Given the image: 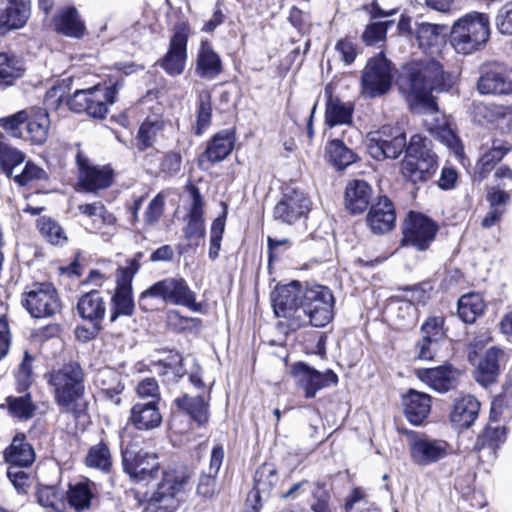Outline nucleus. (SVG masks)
I'll return each instance as SVG.
<instances>
[{"instance_id":"f257e3e1","label":"nucleus","mask_w":512,"mask_h":512,"mask_svg":"<svg viewBox=\"0 0 512 512\" xmlns=\"http://www.w3.org/2000/svg\"><path fill=\"white\" fill-rule=\"evenodd\" d=\"M398 84L411 107L433 99L432 91L446 90L451 85V79L439 62L427 60L404 66Z\"/></svg>"},{"instance_id":"f03ea898","label":"nucleus","mask_w":512,"mask_h":512,"mask_svg":"<svg viewBox=\"0 0 512 512\" xmlns=\"http://www.w3.org/2000/svg\"><path fill=\"white\" fill-rule=\"evenodd\" d=\"M44 377L59 407L76 417L85 412L87 403L83 399L84 372L77 362L72 361L53 368Z\"/></svg>"},{"instance_id":"7ed1b4c3","label":"nucleus","mask_w":512,"mask_h":512,"mask_svg":"<svg viewBox=\"0 0 512 512\" xmlns=\"http://www.w3.org/2000/svg\"><path fill=\"white\" fill-rule=\"evenodd\" d=\"M489 36L488 15L471 12L453 23L449 41L456 53L471 55L484 47Z\"/></svg>"},{"instance_id":"20e7f679","label":"nucleus","mask_w":512,"mask_h":512,"mask_svg":"<svg viewBox=\"0 0 512 512\" xmlns=\"http://www.w3.org/2000/svg\"><path fill=\"white\" fill-rule=\"evenodd\" d=\"M430 144L427 138L415 134L406 148V155L401 163V174L414 185L432 179L439 168L438 157Z\"/></svg>"},{"instance_id":"39448f33","label":"nucleus","mask_w":512,"mask_h":512,"mask_svg":"<svg viewBox=\"0 0 512 512\" xmlns=\"http://www.w3.org/2000/svg\"><path fill=\"white\" fill-rule=\"evenodd\" d=\"M150 298L161 299L163 302L173 305L185 306L194 312L200 309V305L196 303L195 293L181 277H167L144 290L139 297L141 309H149L147 303Z\"/></svg>"},{"instance_id":"423d86ee","label":"nucleus","mask_w":512,"mask_h":512,"mask_svg":"<svg viewBox=\"0 0 512 512\" xmlns=\"http://www.w3.org/2000/svg\"><path fill=\"white\" fill-rule=\"evenodd\" d=\"M334 297L325 286H304L302 313L314 327H324L333 319Z\"/></svg>"},{"instance_id":"0eeeda50","label":"nucleus","mask_w":512,"mask_h":512,"mask_svg":"<svg viewBox=\"0 0 512 512\" xmlns=\"http://www.w3.org/2000/svg\"><path fill=\"white\" fill-rule=\"evenodd\" d=\"M368 153L376 160L396 159L407 148L406 135L400 127L384 125L366 137Z\"/></svg>"},{"instance_id":"6e6552de","label":"nucleus","mask_w":512,"mask_h":512,"mask_svg":"<svg viewBox=\"0 0 512 512\" xmlns=\"http://www.w3.org/2000/svg\"><path fill=\"white\" fill-rule=\"evenodd\" d=\"M393 66L379 54L368 60L361 76V93L366 98H375L386 94L393 80Z\"/></svg>"},{"instance_id":"1a4fd4ad","label":"nucleus","mask_w":512,"mask_h":512,"mask_svg":"<svg viewBox=\"0 0 512 512\" xmlns=\"http://www.w3.org/2000/svg\"><path fill=\"white\" fill-rule=\"evenodd\" d=\"M304 286L293 281L289 284L278 286L271 293V301L274 314L291 320L293 328L299 327L302 323V293Z\"/></svg>"},{"instance_id":"9d476101","label":"nucleus","mask_w":512,"mask_h":512,"mask_svg":"<svg viewBox=\"0 0 512 512\" xmlns=\"http://www.w3.org/2000/svg\"><path fill=\"white\" fill-rule=\"evenodd\" d=\"M23 306L35 318L54 315L60 309L56 289L50 283H34L23 293Z\"/></svg>"},{"instance_id":"9b49d317","label":"nucleus","mask_w":512,"mask_h":512,"mask_svg":"<svg viewBox=\"0 0 512 512\" xmlns=\"http://www.w3.org/2000/svg\"><path fill=\"white\" fill-rule=\"evenodd\" d=\"M124 471L135 481L154 479L159 473L157 456L136 445H129L122 451Z\"/></svg>"},{"instance_id":"f8f14e48","label":"nucleus","mask_w":512,"mask_h":512,"mask_svg":"<svg viewBox=\"0 0 512 512\" xmlns=\"http://www.w3.org/2000/svg\"><path fill=\"white\" fill-rule=\"evenodd\" d=\"M311 201L300 189L288 186L284 189L281 200L275 205L273 216L286 224H293L305 217L310 211Z\"/></svg>"},{"instance_id":"ddd939ff","label":"nucleus","mask_w":512,"mask_h":512,"mask_svg":"<svg viewBox=\"0 0 512 512\" xmlns=\"http://www.w3.org/2000/svg\"><path fill=\"white\" fill-rule=\"evenodd\" d=\"M437 229L430 218L410 212L403 224V241L418 250H426L434 240Z\"/></svg>"},{"instance_id":"4468645a","label":"nucleus","mask_w":512,"mask_h":512,"mask_svg":"<svg viewBox=\"0 0 512 512\" xmlns=\"http://www.w3.org/2000/svg\"><path fill=\"white\" fill-rule=\"evenodd\" d=\"M409 447L413 462L420 466H428L444 459L450 450L446 441L427 436H416L410 441Z\"/></svg>"},{"instance_id":"2eb2a0df","label":"nucleus","mask_w":512,"mask_h":512,"mask_svg":"<svg viewBox=\"0 0 512 512\" xmlns=\"http://www.w3.org/2000/svg\"><path fill=\"white\" fill-rule=\"evenodd\" d=\"M292 374L297 384L304 390L306 398H313L318 390L336 384L338 381V377L333 371L327 370L321 373L304 363L295 364Z\"/></svg>"},{"instance_id":"dca6fc26","label":"nucleus","mask_w":512,"mask_h":512,"mask_svg":"<svg viewBox=\"0 0 512 512\" xmlns=\"http://www.w3.org/2000/svg\"><path fill=\"white\" fill-rule=\"evenodd\" d=\"M0 35L23 28L31 14V0H2Z\"/></svg>"},{"instance_id":"f3484780","label":"nucleus","mask_w":512,"mask_h":512,"mask_svg":"<svg viewBox=\"0 0 512 512\" xmlns=\"http://www.w3.org/2000/svg\"><path fill=\"white\" fill-rule=\"evenodd\" d=\"M79 166V181L82 188L88 192L106 189L112 184L113 172L108 167L90 166L87 159L77 155Z\"/></svg>"},{"instance_id":"a211bd4d","label":"nucleus","mask_w":512,"mask_h":512,"mask_svg":"<svg viewBox=\"0 0 512 512\" xmlns=\"http://www.w3.org/2000/svg\"><path fill=\"white\" fill-rule=\"evenodd\" d=\"M396 214L393 203L386 196L379 197L367 215V223L375 234H384L393 229Z\"/></svg>"},{"instance_id":"6ab92c4d","label":"nucleus","mask_w":512,"mask_h":512,"mask_svg":"<svg viewBox=\"0 0 512 512\" xmlns=\"http://www.w3.org/2000/svg\"><path fill=\"white\" fill-rule=\"evenodd\" d=\"M186 45L187 37L185 33L176 31L170 41L168 52L160 61V66L169 75H180L184 71L187 58Z\"/></svg>"},{"instance_id":"aec40b11","label":"nucleus","mask_w":512,"mask_h":512,"mask_svg":"<svg viewBox=\"0 0 512 512\" xmlns=\"http://www.w3.org/2000/svg\"><path fill=\"white\" fill-rule=\"evenodd\" d=\"M417 377L437 392L445 393L457 385L458 373L450 366L416 370Z\"/></svg>"},{"instance_id":"412c9836","label":"nucleus","mask_w":512,"mask_h":512,"mask_svg":"<svg viewBox=\"0 0 512 512\" xmlns=\"http://www.w3.org/2000/svg\"><path fill=\"white\" fill-rule=\"evenodd\" d=\"M129 422L141 431L159 427L162 423V415L158 405H155V400L135 403L130 410Z\"/></svg>"},{"instance_id":"4be33fe9","label":"nucleus","mask_w":512,"mask_h":512,"mask_svg":"<svg viewBox=\"0 0 512 512\" xmlns=\"http://www.w3.org/2000/svg\"><path fill=\"white\" fill-rule=\"evenodd\" d=\"M404 414L413 425H421L431 410V397L416 390H409L403 397Z\"/></svg>"},{"instance_id":"5701e85b","label":"nucleus","mask_w":512,"mask_h":512,"mask_svg":"<svg viewBox=\"0 0 512 512\" xmlns=\"http://www.w3.org/2000/svg\"><path fill=\"white\" fill-rule=\"evenodd\" d=\"M477 88L481 94H509L512 92V79L503 69L491 68L481 75Z\"/></svg>"},{"instance_id":"b1692460","label":"nucleus","mask_w":512,"mask_h":512,"mask_svg":"<svg viewBox=\"0 0 512 512\" xmlns=\"http://www.w3.org/2000/svg\"><path fill=\"white\" fill-rule=\"evenodd\" d=\"M480 411L479 401L472 395H461L454 403L450 414L451 422L457 428H469L477 419Z\"/></svg>"},{"instance_id":"393cba45","label":"nucleus","mask_w":512,"mask_h":512,"mask_svg":"<svg viewBox=\"0 0 512 512\" xmlns=\"http://www.w3.org/2000/svg\"><path fill=\"white\" fill-rule=\"evenodd\" d=\"M371 197L372 189L366 181H350L345 189V207L352 214H360L367 209Z\"/></svg>"},{"instance_id":"a878e982","label":"nucleus","mask_w":512,"mask_h":512,"mask_svg":"<svg viewBox=\"0 0 512 512\" xmlns=\"http://www.w3.org/2000/svg\"><path fill=\"white\" fill-rule=\"evenodd\" d=\"M119 86V81H116L108 87L100 85L92 87V94L86 113L93 118H104L108 112V105L115 102Z\"/></svg>"},{"instance_id":"bb28decb","label":"nucleus","mask_w":512,"mask_h":512,"mask_svg":"<svg viewBox=\"0 0 512 512\" xmlns=\"http://www.w3.org/2000/svg\"><path fill=\"white\" fill-rule=\"evenodd\" d=\"M235 135L231 130H223L214 135L208 142L200 160L210 163L223 161L233 150Z\"/></svg>"},{"instance_id":"cd10ccee","label":"nucleus","mask_w":512,"mask_h":512,"mask_svg":"<svg viewBox=\"0 0 512 512\" xmlns=\"http://www.w3.org/2000/svg\"><path fill=\"white\" fill-rule=\"evenodd\" d=\"M504 358V351L498 347L489 348L480 359L476 380L482 386H488L494 383L499 375L500 362Z\"/></svg>"},{"instance_id":"c85d7f7f","label":"nucleus","mask_w":512,"mask_h":512,"mask_svg":"<svg viewBox=\"0 0 512 512\" xmlns=\"http://www.w3.org/2000/svg\"><path fill=\"white\" fill-rule=\"evenodd\" d=\"M188 479V476L181 471H163L160 480L153 489V492L167 495L181 503L185 493V488L188 484Z\"/></svg>"},{"instance_id":"c756f323","label":"nucleus","mask_w":512,"mask_h":512,"mask_svg":"<svg viewBox=\"0 0 512 512\" xmlns=\"http://www.w3.org/2000/svg\"><path fill=\"white\" fill-rule=\"evenodd\" d=\"M35 451L24 434H17L4 451V458L9 465L29 467L35 461Z\"/></svg>"},{"instance_id":"7c9ffc66","label":"nucleus","mask_w":512,"mask_h":512,"mask_svg":"<svg viewBox=\"0 0 512 512\" xmlns=\"http://www.w3.org/2000/svg\"><path fill=\"white\" fill-rule=\"evenodd\" d=\"M55 30L67 37L81 38L86 30L75 7H65L58 11L54 20Z\"/></svg>"},{"instance_id":"2f4dec72","label":"nucleus","mask_w":512,"mask_h":512,"mask_svg":"<svg viewBox=\"0 0 512 512\" xmlns=\"http://www.w3.org/2000/svg\"><path fill=\"white\" fill-rule=\"evenodd\" d=\"M196 74L205 79H214L222 71L219 55L208 41H202L196 60Z\"/></svg>"},{"instance_id":"473e14b6","label":"nucleus","mask_w":512,"mask_h":512,"mask_svg":"<svg viewBox=\"0 0 512 512\" xmlns=\"http://www.w3.org/2000/svg\"><path fill=\"white\" fill-rule=\"evenodd\" d=\"M77 311L82 319L101 324L106 313V305L100 292L92 290L82 295L77 303Z\"/></svg>"},{"instance_id":"72a5a7b5","label":"nucleus","mask_w":512,"mask_h":512,"mask_svg":"<svg viewBox=\"0 0 512 512\" xmlns=\"http://www.w3.org/2000/svg\"><path fill=\"white\" fill-rule=\"evenodd\" d=\"M116 289L112 297L110 321L115 322L120 316H131L134 312V300L132 296V284L116 279Z\"/></svg>"},{"instance_id":"f704fd0d","label":"nucleus","mask_w":512,"mask_h":512,"mask_svg":"<svg viewBox=\"0 0 512 512\" xmlns=\"http://www.w3.org/2000/svg\"><path fill=\"white\" fill-rule=\"evenodd\" d=\"M94 381L106 398L110 399L115 405L120 403L119 395L124 389V384L117 371L110 368L101 369L96 373Z\"/></svg>"},{"instance_id":"c9c22d12","label":"nucleus","mask_w":512,"mask_h":512,"mask_svg":"<svg viewBox=\"0 0 512 512\" xmlns=\"http://www.w3.org/2000/svg\"><path fill=\"white\" fill-rule=\"evenodd\" d=\"M191 194L192 204L188 215V223L184 229V235L187 239L202 238L205 235L203 200L197 188L193 187Z\"/></svg>"},{"instance_id":"e433bc0d","label":"nucleus","mask_w":512,"mask_h":512,"mask_svg":"<svg viewBox=\"0 0 512 512\" xmlns=\"http://www.w3.org/2000/svg\"><path fill=\"white\" fill-rule=\"evenodd\" d=\"M27 132L32 144L42 145L48 138L50 120L46 110L33 108L28 111Z\"/></svg>"},{"instance_id":"4c0bfd02","label":"nucleus","mask_w":512,"mask_h":512,"mask_svg":"<svg viewBox=\"0 0 512 512\" xmlns=\"http://www.w3.org/2000/svg\"><path fill=\"white\" fill-rule=\"evenodd\" d=\"M354 106L350 102H343L339 98L329 97L325 109V123L330 128L337 125H350Z\"/></svg>"},{"instance_id":"58836bf2","label":"nucleus","mask_w":512,"mask_h":512,"mask_svg":"<svg viewBox=\"0 0 512 512\" xmlns=\"http://www.w3.org/2000/svg\"><path fill=\"white\" fill-rule=\"evenodd\" d=\"M24 72V65L17 56L0 53V90L12 85Z\"/></svg>"},{"instance_id":"ea45409f","label":"nucleus","mask_w":512,"mask_h":512,"mask_svg":"<svg viewBox=\"0 0 512 512\" xmlns=\"http://www.w3.org/2000/svg\"><path fill=\"white\" fill-rule=\"evenodd\" d=\"M484 310V299L478 293L465 294L458 300V315L465 323H474Z\"/></svg>"},{"instance_id":"a19ab883","label":"nucleus","mask_w":512,"mask_h":512,"mask_svg":"<svg viewBox=\"0 0 512 512\" xmlns=\"http://www.w3.org/2000/svg\"><path fill=\"white\" fill-rule=\"evenodd\" d=\"M164 128V121L157 117H148L140 125L137 136L136 146L139 150H145L156 142L157 137Z\"/></svg>"},{"instance_id":"79ce46f5","label":"nucleus","mask_w":512,"mask_h":512,"mask_svg":"<svg viewBox=\"0 0 512 512\" xmlns=\"http://www.w3.org/2000/svg\"><path fill=\"white\" fill-rule=\"evenodd\" d=\"M329 161L338 169H343L356 161V154L343 140L333 139L325 147Z\"/></svg>"},{"instance_id":"37998d69","label":"nucleus","mask_w":512,"mask_h":512,"mask_svg":"<svg viewBox=\"0 0 512 512\" xmlns=\"http://www.w3.org/2000/svg\"><path fill=\"white\" fill-rule=\"evenodd\" d=\"M411 109L424 116L423 124L431 134L447 123L444 115L439 112L434 98L411 106Z\"/></svg>"},{"instance_id":"c03bdc74","label":"nucleus","mask_w":512,"mask_h":512,"mask_svg":"<svg viewBox=\"0 0 512 512\" xmlns=\"http://www.w3.org/2000/svg\"><path fill=\"white\" fill-rule=\"evenodd\" d=\"M78 210L81 214L92 220L94 228L96 229L111 227L116 223V218L112 213L107 211L102 202L81 204L78 206Z\"/></svg>"},{"instance_id":"a18cd8bd","label":"nucleus","mask_w":512,"mask_h":512,"mask_svg":"<svg viewBox=\"0 0 512 512\" xmlns=\"http://www.w3.org/2000/svg\"><path fill=\"white\" fill-rule=\"evenodd\" d=\"M175 403L197 423L202 425L208 421V403L203 397L184 395L181 398H177Z\"/></svg>"},{"instance_id":"49530a36","label":"nucleus","mask_w":512,"mask_h":512,"mask_svg":"<svg viewBox=\"0 0 512 512\" xmlns=\"http://www.w3.org/2000/svg\"><path fill=\"white\" fill-rule=\"evenodd\" d=\"M85 465L105 473L109 472L112 467V456L108 445L99 442L91 446L85 457Z\"/></svg>"},{"instance_id":"de8ad7c7","label":"nucleus","mask_w":512,"mask_h":512,"mask_svg":"<svg viewBox=\"0 0 512 512\" xmlns=\"http://www.w3.org/2000/svg\"><path fill=\"white\" fill-rule=\"evenodd\" d=\"M278 481L277 470L274 464L264 463L255 473L254 477V491L251 495L258 499L261 493H269L271 488L276 485Z\"/></svg>"},{"instance_id":"09e8293b","label":"nucleus","mask_w":512,"mask_h":512,"mask_svg":"<svg viewBox=\"0 0 512 512\" xmlns=\"http://www.w3.org/2000/svg\"><path fill=\"white\" fill-rule=\"evenodd\" d=\"M25 161V154L11 146L0 133V166L3 172L11 177L13 169Z\"/></svg>"},{"instance_id":"8fccbe9b","label":"nucleus","mask_w":512,"mask_h":512,"mask_svg":"<svg viewBox=\"0 0 512 512\" xmlns=\"http://www.w3.org/2000/svg\"><path fill=\"white\" fill-rule=\"evenodd\" d=\"M38 503L49 512H64V495L54 486H42L37 491Z\"/></svg>"},{"instance_id":"3c124183","label":"nucleus","mask_w":512,"mask_h":512,"mask_svg":"<svg viewBox=\"0 0 512 512\" xmlns=\"http://www.w3.org/2000/svg\"><path fill=\"white\" fill-rule=\"evenodd\" d=\"M6 407L8 413L21 420H27L34 415L35 405L31 401L29 394L23 396H9L6 398Z\"/></svg>"},{"instance_id":"603ef678","label":"nucleus","mask_w":512,"mask_h":512,"mask_svg":"<svg viewBox=\"0 0 512 512\" xmlns=\"http://www.w3.org/2000/svg\"><path fill=\"white\" fill-rule=\"evenodd\" d=\"M37 226L41 235L52 245H63L67 241L63 228L51 218L38 219Z\"/></svg>"},{"instance_id":"864d4df0","label":"nucleus","mask_w":512,"mask_h":512,"mask_svg":"<svg viewBox=\"0 0 512 512\" xmlns=\"http://www.w3.org/2000/svg\"><path fill=\"white\" fill-rule=\"evenodd\" d=\"M444 30L443 26L431 24V23H420L416 30V39L418 44L423 49L431 48L437 45L441 40V34Z\"/></svg>"},{"instance_id":"5fc2aeb1","label":"nucleus","mask_w":512,"mask_h":512,"mask_svg":"<svg viewBox=\"0 0 512 512\" xmlns=\"http://www.w3.org/2000/svg\"><path fill=\"white\" fill-rule=\"evenodd\" d=\"M505 435L504 427H487L478 438L477 447L479 451L488 450L489 454L494 455L499 445L504 442Z\"/></svg>"},{"instance_id":"6e6d98bb","label":"nucleus","mask_w":512,"mask_h":512,"mask_svg":"<svg viewBox=\"0 0 512 512\" xmlns=\"http://www.w3.org/2000/svg\"><path fill=\"white\" fill-rule=\"evenodd\" d=\"M180 504L174 498L151 491L145 502L144 512H175Z\"/></svg>"},{"instance_id":"4d7b16f0","label":"nucleus","mask_w":512,"mask_h":512,"mask_svg":"<svg viewBox=\"0 0 512 512\" xmlns=\"http://www.w3.org/2000/svg\"><path fill=\"white\" fill-rule=\"evenodd\" d=\"M92 496L93 493L90 489V484L87 482H79L70 486L68 499L73 508L83 510L89 507Z\"/></svg>"},{"instance_id":"13d9d810","label":"nucleus","mask_w":512,"mask_h":512,"mask_svg":"<svg viewBox=\"0 0 512 512\" xmlns=\"http://www.w3.org/2000/svg\"><path fill=\"white\" fill-rule=\"evenodd\" d=\"M212 116L211 96L208 92H203L198 98L197 121L195 134L201 135L210 125Z\"/></svg>"},{"instance_id":"bf43d9fd","label":"nucleus","mask_w":512,"mask_h":512,"mask_svg":"<svg viewBox=\"0 0 512 512\" xmlns=\"http://www.w3.org/2000/svg\"><path fill=\"white\" fill-rule=\"evenodd\" d=\"M509 150L510 147L507 143L496 140L493 142L490 150L482 155L478 164L483 171H489L504 158Z\"/></svg>"},{"instance_id":"052dcab7","label":"nucleus","mask_w":512,"mask_h":512,"mask_svg":"<svg viewBox=\"0 0 512 512\" xmlns=\"http://www.w3.org/2000/svg\"><path fill=\"white\" fill-rule=\"evenodd\" d=\"M181 167V153L178 151H168L161 157L159 173L166 177H173L181 171Z\"/></svg>"},{"instance_id":"680f3d73","label":"nucleus","mask_w":512,"mask_h":512,"mask_svg":"<svg viewBox=\"0 0 512 512\" xmlns=\"http://www.w3.org/2000/svg\"><path fill=\"white\" fill-rule=\"evenodd\" d=\"M136 394L141 399H149L158 405L161 399L160 388L155 378L147 377L142 379L135 388Z\"/></svg>"},{"instance_id":"e2e57ef3","label":"nucleus","mask_w":512,"mask_h":512,"mask_svg":"<svg viewBox=\"0 0 512 512\" xmlns=\"http://www.w3.org/2000/svg\"><path fill=\"white\" fill-rule=\"evenodd\" d=\"M225 230V216L217 217L211 226L210 230V248L209 257L215 260L218 257L221 248V240Z\"/></svg>"},{"instance_id":"0e129e2a","label":"nucleus","mask_w":512,"mask_h":512,"mask_svg":"<svg viewBox=\"0 0 512 512\" xmlns=\"http://www.w3.org/2000/svg\"><path fill=\"white\" fill-rule=\"evenodd\" d=\"M391 24H393V21L374 22L369 24L362 36L364 42L368 45H374L384 41L388 27Z\"/></svg>"},{"instance_id":"69168bd1","label":"nucleus","mask_w":512,"mask_h":512,"mask_svg":"<svg viewBox=\"0 0 512 512\" xmlns=\"http://www.w3.org/2000/svg\"><path fill=\"white\" fill-rule=\"evenodd\" d=\"M165 197L158 193L148 204L144 212V222L148 226H154L163 215Z\"/></svg>"},{"instance_id":"338daca9","label":"nucleus","mask_w":512,"mask_h":512,"mask_svg":"<svg viewBox=\"0 0 512 512\" xmlns=\"http://www.w3.org/2000/svg\"><path fill=\"white\" fill-rule=\"evenodd\" d=\"M407 302H404L399 309L405 308L410 316L415 313V305L423 304L429 298V293L423 287L416 286L408 289L405 293Z\"/></svg>"},{"instance_id":"774afa93","label":"nucleus","mask_w":512,"mask_h":512,"mask_svg":"<svg viewBox=\"0 0 512 512\" xmlns=\"http://www.w3.org/2000/svg\"><path fill=\"white\" fill-rule=\"evenodd\" d=\"M496 26L500 33L512 35V0L506 2L498 11Z\"/></svg>"}]
</instances>
